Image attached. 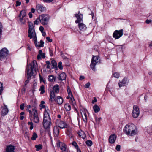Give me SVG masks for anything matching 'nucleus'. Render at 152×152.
Wrapping results in <instances>:
<instances>
[{
	"label": "nucleus",
	"mask_w": 152,
	"mask_h": 152,
	"mask_svg": "<svg viewBox=\"0 0 152 152\" xmlns=\"http://www.w3.org/2000/svg\"><path fill=\"white\" fill-rule=\"evenodd\" d=\"M124 131L127 135L133 136L137 133V128L133 124H128L124 128Z\"/></svg>",
	"instance_id": "f257e3e1"
},
{
	"label": "nucleus",
	"mask_w": 152,
	"mask_h": 152,
	"mask_svg": "<svg viewBox=\"0 0 152 152\" xmlns=\"http://www.w3.org/2000/svg\"><path fill=\"white\" fill-rule=\"evenodd\" d=\"M59 88V86L56 84L53 87V90L50 92L49 101L50 104L53 103L55 100L56 94L58 93Z\"/></svg>",
	"instance_id": "f03ea898"
},
{
	"label": "nucleus",
	"mask_w": 152,
	"mask_h": 152,
	"mask_svg": "<svg viewBox=\"0 0 152 152\" xmlns=\"http://www.w3.org/2000/svg\"><path fill=\"white\" fill-rule=\"evenodd\" d=\"M30 66L31 70H27V75L28 77H31L32 76L35 75L36 72L38 70L37 65L36 61L34 60L30 64Z\"/></svg>",
	"instance_id": "7ed1b4c3"
},
{
	"label": "nucleus",
	"mask_w": 152,
	"mask_h": 152,
	"mask_svg": "<svg viewBox=\"0 0 152 152\" xmlns=\"http://www.w3.org/2000/svg\"><path fill=\"white\" fill-rule=\"evenodd\" d=\"M29 113V117L31 121L36 123H38L39 122V118L38 116V113L37 109L34 108L32 109V111L28 110Z\"/></svg>",
	"instance_id": "20e7f679"
},
{
	"label": "nucleus",
	"mask_w": 152,
	"mask_h": 152,
	"mask_svg": "<svg viewBox=\"0 0 152 152\" xmlns=\"http://www.w3.org/2000/svg\"><path fill=\"white\" fill-rule=\"evenodd\" d=\"M26 11L25 10H22L20 11L18 17L19 18V21L22 24H25L26 22Z\"/></svg>",
	"instance_id": "39448f33"
},
{
	"label": "nucleus",
	"mask_w": 152,
	"mask_h": 152,
	"mask_svg": "<svg viewBox=\"0 0 152 152\" xmlns=\"http://www.w3.org/2000/svg\"><path fill=\"white\" fill-rule=\"evenodd\" d=\"M99 57L98 56H93L92 59L91 60V63L90 64V67L92 69L95 71V66L99 62Z\"/></svg>",
	"instance_id": "423d86ee"
},
{
	"label": "nucleus",
	"mask_w": 152,
	"mask_h": 152,
	"mask_svg": "<svg viewBox=\"0 0 152 152\" xmlns=\"http://www.w3.org/2000/svg\"><path fill=\"white\" fill-rule=\"evenodd\" d=\"M28 36L30 39H32L33 41H36L37 37L34 28L28 29Z\"/></svg>",
	"instance_id": "0eeeda50"
},
{
	"label": "nucleus",
	"mask_w": 152,
	"mask_h": 152,
	"mask_svg": "<svg viewBox=\"0 0 152 152\" xmlns=\"http://www.w3.org/2000/svg\"><path fill=\"white\" fill-rule=\"evenodd\" d=\"M8 54V51L6 48H2L0 50V60L5 59Z\"/></svg>",
	"instance_id": "6e6552de"
},
{
	"label": "nucleus",
	"mask_w": 152,
	"mask_h": 152,
	"mask_svg": "<svg viewBox=\"0 0 152 152\" xmlns=\"http://www.w3.org/2000/svg\"><path fill=\"white\" fill-rule=\"evenodd\" d=\"M123 30L122 29L119 30H116L113 34V37L115 39H118L123 35Z\"/></svg>",
	"instance_id": "1a4fd4ad"
},
{
	"label": "nucleus",
	"mask_w": 152,
	"mask_h": 152,
	"mask_svg": "<svg viewBox=\"0 0 152 152\" xmlns=\"http://www.w3.org/2000/svg\"><path fill=\"white\" fill-rule=\"evenodd\" d=\"M140 114L139 108L137 105H134L133 107L132 112V116L134 118H137Z\"/></svg>",
	"instance_id": "9d476101"
},
{
	"label": "nucleus",
	"mask_w": 152,
	"mask_h": 152,
	"mask_svg": "<svg viewBox=\"0 0 152 152\" xmlns=\"http://www.w3.org/2000/svg\"><path fill=\"white\" fill-rule=\"evenodd\" d=\"M48 112L45 109L44 113V118L43 121V125L45 129H48Z\"/></svg>",
	"instance_id": "9b49d317"
},
{
	"label": "nucleus",
	"mask_w": 152,
	"mask_h": 152,
	"mask_svg": "<svg viewBox=\"0 0 152 152\" xmlns=\"http://www.w3.org/2000/svg\"><path fill=\"white\" fill-rule=\"evenodd\" d=\"M75 15L77 18V20L75 21L76 23L78 24L83 22V15L80 13V11L78 12V14H75Z\"/></svg>",
	"instance_id": "f8f14e48"
},
{
	"label": "nucleus",
	"mask_w": 152,
	"mask_h": 152,
	"mask_svg": "<svg viewBox=\"0 0 152 152\" xmlns=\"http://www.w3.org/2000/svg\"><path fill=\"white\" fill-rule=\"evenodd\" d=\"M40 21L43 25H47L48 23V16L45 14L42 15L39 17Z\"/></svg>",
	"instance_id": "ddd939ff"
},
{
	"label": "nucleus",
	"mask_w": 152,
	"mask_h": 152,
	"mask_svg": "<svg viewBox=\"0 0 152 152\" xmlns=\"http://www.w3.org/2000/svg\"><path fill=\"white\" fill-rule=\"evenodd\" d=\"M56 124L57 126L61 129L65 128L67 127V125L66 124L64 121H61L60 120H57L56 121Z\"/></svg>",
	"instance_id": "4468645a"
},
{
	"label": "nucleus",
	"mask_w": 152,
	"mask_h": 152,
	"mask_svg": "<svg viewBox=\"0 0 152 152\" xmlns=\"http://www.w3.org/2000/svg\"><path fill=\"white\" fill-rule=\"evenodd\" d=\"M36 9L37 11L39 13L44 12L46 10V8L45 7L43 6L42 5L39 4L36 5Z\"/></svg>",
	"instance_id": "2eb2a0df"
},
{
	"label": "nucleus",
	"mask_w": 152,
	"mask_h": 152,
	"mask_svg": "<svg viewBox=\"0 0 152 152\" xmlns=\"http://www.w3.org/2000/svg\"><path fill=\"white\" fill-rule=\"evenodd\" d=\"M1 115L3 116H5L8 113L9 110L7 107V106L4 104L3 106L1 107Z\"/></svg>",
	"instance_id": "dca6fc26"
},
{
	"label": "nucleus",
	"mask_w": 152,
	"mask_h": 152,
	"mask_svg": "<svg viewBox=\"0 0 152 152\" xmlns=\"http://www.w3.org/2000/svg\"><path fill=\"white\" fill-rule=\"evenodd\" d=\"M116 136L115 134H112L109 136V142L111 144L114 143L115 141Z\"/></svg>",
	"instance_id": "f3484780"
},
{
	"label": "nucleus",
	"mask_w": 152,
	"mask_h": 152,
	"mask_svg": "<svg viewBox=\"0 0 152 152\" xmlns=\"http://www.w3.org/2000/svg\"><path fill=\"white\" fill-rule=\"evenodd\" d=\"M78 26L79 29L82 31H84L87 29L86 25L83 23H78Z\"/></svg>",
	"instance_id": "a211bd4d"
},
{
	"label": "nucleus",
	"mask_w": 152,
	"mask_h": 152,
	"mask_svg": "<svg viewBox=\"0 0 152 152\" xmlns=\"http://www.w3.org/2000/svg\"><path fill=\"white\" fill-rule=\"evenodd\" d=\"M127 82V78L126 77L124 78L121 82H120V81H119L118 83L119 87H121L124 86Z\"/></svg>",
	"instance_id": "6ab92c4d"
},
{
	"label": "nucleus",
	"mask_w": 152,
	"mask_h": 152,
	"mask_svg": "<svg viewBox=\"0 0 152 152\" xmlns=\"http://www.w3.org/2000/svg\"><path fill=\"white\" fill-rule=\"evenodd\" d=\"M36 47L41 48L44 46V42L42 40H41L39 42H37V39L36 41H33Z\"/></svg>",
	"instance_id": "aec40b11"
},
{
	"label": "nucleus",
	"mask_w": 152,
	"mask_h": 152,
	"mask_svg": "<svg viewBox=\"0 0 152 152\" xmlns=\"http://www.w3.org/2000/svg\"><path fill=\"white\" fill-rule=\"evenodd\" d=\"M87 111L86 110L84 109L81 112V115L84 122H86L87 121V115L86 112Z\"/></svg>",
	"instance_id": "412c9836"
},
{
	"label": "nucleus",
	"mask_w": 152,
	"mask_h": 152,
	"mask_svg": "<svg viewBox=\"0 0 152 152\" xmlns=\"http://www.w3.org/2000/svg\"><path fill=\"white\" fill-rule=\"evenodd\" d=\"M15 149V147L12 145H10L7 146L6 149L7 152H14Z\"/></svg>",
	"instance_id": "4be33fe9"
},
{
	"label": "nucleus",
	"mask_w": 152,
	"mask_h": 152,
	"mask_svg": "<svg viewBox=\"0 0 152 152\" xmlns=\"http://www.w3.org/2000/svg\"><path fill=\"white\" fill-rule=\"evenodd\" d=\"M54 101H55L58 104H61L63 103V100L61 97L58 96L56 97V98L55 97V100Z\"/></svg>",
	"instance_id": "5701e85b"
},
{
	"label": "nucleus",
	"mask_w": 152,
	"mask_h": 152,
	"mask_svg": "<svg viewBox=\"0 0 152 152\" xmlns=\"http://www.w3.org/2000/svg\"><path fill=\"white\" fill-rule=\"evenodd\" d=\"M53 132L55 136L58 137L59 134V129L57 126H55L53 129Z\"/></svg>",
	"instance_id": "b1692460"
},
{
	"label": "nucleus",
	"mask_w": 152,
	"mask_h": 152,
	"mask_svg": "<svg viewBox=\"0 0 152 152\" xmlns=\"http://www.w3.org/2000/svg\"><path fill=\"white\" fill-rule=\"evenodd\" d=\"M78 134L80 137L83 139H85L86 137V134L85 132L82 130L79 131L78 133Z\"/></svg>",
	"instance_id": "393cba45"
},
{
	"label": "nucleus",
	"mask_w": 152,
	"mask_h": 152,
	"mask_svg": "<svg viewBox=\"0 0 152 152\" xmlns=\"http://www.w3.org/2000/svg\"><path fill=\"white\" fill-rule=\"evenodd\" d=\"M66 74L65 73L63 72L61 73L59 75V79L61 80H63L66 79Z\"/></svg>",
	"instance_id": "a878e982"
},
{
	"label": "nucleus",
	"mask_w": 152,
	"mask_h": 152,
	"mask_svg": "<svg viewBox=\"0 0 152 152\" xmlns=\"http://www.w3.org/2000/svg\"><path fill=\"white\" fill-rule=\"evenodd\" d=\"M56 77L53 75H50L48 77V80L51 82H54L56 80Z\"/></svg>",
	"instance_id": "bb28decb"
},
{
	"label": "nucleus",
	"mask_w": 152,
	"mask_h": 152,
	"mask_svg": "<svg viewBox=\"0 0 152 152\" xmlns=\"http://www.w3.org/2000/svg\"><path fill=\"white\" fill-rule=\"evenodd\" d=\"M51 65L52 68H57V63L54 60H53L51 62Z\"/></svg>",
	"instance_id": "cd10ccee"
},
{
	"label": "nucleus",
	"mask_w": 152,
	"mask_h": 152,
	"mask_svg": "<svg viewBox=\"0 0 152 152\" xmlns=\"http://www.w3.org/2000/svg\"><path fill=\"white\" fill-rule=\"evenodd\" d=\"M67 91L69 96H71L72 98V99H73V96L71 91L70 87L69 86H67Z\"/></svg>",
	"instance_id": "c85d7f7f"
},
{
	"label": "nucleus",
	"mask_w": 152,
	"mask_h": 152,
	"mask_svg": "<svg viewBox=\"0 0 152 152\" xmlns=\"http://www.w3.org/2000/svg\"><path fill=\"white\" fill-rule=\"evenodd\" d=\"M64 107L66 111H69L71 110V106L69 103H66L65 104Z\"/></svg>",
	"instance_id": "c756f323"
},
{
	"label": "nucleus",
	"mask_w": 152,
	"mask_h": 152,
	"mask_svg": "<svg viewBox=\"0 0 152 152\" xmlns=\"http://www.w3.org/2000/svg\"><path fill=\"white\" fill-rule=\"evenodd\" d=\"M93 109L95 113H97L100 110V109L99 106L96 105H95L93 107Z\"/></svg>",
	"instance_id": "7c9ffc66"
},
{
	"label": "nucleus",
	"mask_w": 152,
	"mask_h": 152,
	"mask_svg": "<svg viewBox=\"0 0 152 152\" xmlns=\"http://www.w3.org/2000/svg\"><path fill=\"white\" fill-rule=\"evenodd\" d=\"M35 147L36 148V150L37 151L41 149L42 148V145L41 144H39L38 145H36Z\"/></svg>",
	"instance_id": "2f4dec72"
},
{
	"label": "nucleus",
	"mask_w": 152,
	"mask_h": 152,
	"mask_svg": "<svg viewBox=\"0 0 152 152\" xmlns=\"http://www.w3.org/2000/svg\"><path fill=\"white\" fill-rule=\"evenodd\" d=\"M45 102L43 101H42L41 102L40 104H39V106L40 107V109L41 110L42 108H45V105L44 104Z\"/></svg>",
	"instance_id": "473e14b6"
},
{
	"label": "nucleus",
	"mask_w": 152,
	"mask_h": 152,
	"mask_svg": "<svg viewBox=\"0 0 152 152\" xmlns=\"http://www.w3.org/2000/svg\"><path fill=\"white\" fill-rule=\"evenodd\" d=\"M45 87L43 85H42L41 86L40 88L39 89V90L40 91H41L40 92V94H42L44 93L45 92V91L44 90Z\"/></svg>",
	"instance_id": "72a5a7b5"
},
{
	"label": "nucleus",
	"mask_w": 152,
	"mask_h": 152,
	"mask_svg": "<svg viewBox=\"0 0 152 152\" xmlns=\"http://www.w3.org/2000/svg\"><path fill=\"white\" fill-rule=\"evenodd\" d=\"M28 25L29 27L28 29L34 28V27L33 26V23L31 22H28Z\"/></svg>",
	"instance_id": "f704fd0d"
},
{
	"label": "nucleus",
	"mask_w": 152,
	"mask_h": 152,
	"mask_svg": "<svg viewBox=\"0 0 152 152\" xmlns=\"http://www.w3.org/2000/svg\"><path fill=\"white\" fill-rule=\"evenodd\" d=\"M38 136L36 133L35 132H34L32 136L31 137V139L32 140H34Z\"/></svg>",
	"instance_id": "c9c22d12"
},
{
	"label": "nucleus",
	"mask_w": 152,
	"mask_h": 152,
	"mask_svg": "<svg viewBox=\"0 0 152 152\" xmlns=\"http://www.w3.org/2000/svg\"><path fill=\"white\" fill-rule=\"evenodd\" d=\"M66 134L67 136H68V137L70 138H72L73 137V135L72 133L69 131H67L66 132Z\"/></svg>",
	"instance_id": "e433bc0d"
},
{
	"label": "nucleus",
	"mask_w": 152,
	"mask_h": 152,
	"mask_svg": "<svg viewBox=\"0 0 152 152\" xmlns=\"http://www.w3.org/2000/svg\"><path fill=\"white\" fill-rule=\"evenodd\" d=\"M114 77L117 78H119L120 76V74L119 73L117 72H115L113 75Z\"/></svg>",
	"instance_id": "4c0bfd02"
},
{
	"label": "nucleus",
	"mask_w": 152,
	"mask_h": 152,
	"mask_svg": "<svg viewBox=\"0 0 152 152\" xmlns=\"http://www.w3.org/2000/svg\"><path fill=\"white\" fill-rule=\"evenodd\" d=\"M86 144L88 146H91L92 145V142L91 140H87L86 142Z\"/></svg>",
	"instance_id": "58836bf2"
},
{
	"label": "nucleus",
	"mask_w": 152,
	"mask_h": 152,
	"mask_svg": "<svg viewBox=\"0 0 152 152\" xmlns=\"http://www.w3.org/2000/svg\"><path fill=\"white\" fill-rule=\"evenodd\" d=\"M72 145L75 147L76 149H77L79 148L78 145L77 143L75 141H73L72 142Z\"/></svg>",
	"instance_id": "ea45409f"
},
{
	"label": "nucleus",
	"mask_w": 152,
	"mask_h": 152,
	"mask_svg": "<svg viewBox=\"0 0 152 152\" xmlns=\"http://www.w3.org/2000/svg\"><path fill=\"white\" fill-rule=\"evenodd\" d=\"M61 150H62V151H65L66 150V145L64 144H63L62 145L61 148H60Z\"/></svg>",
	"instance_id": "a19ab883"
},
{
	"label": "nucleus",
	"mask_w": 152,
	"mask_h": 152,
	"mask_svg": "<svg viewBox=\"0 0 152 152\" xmlns=\"http://www.w3.org/2000/svg\"><path fill=\"white\" fill-rule=\"evenodd\" d=\"M62 64V63L61 61L58 63V67L60 70H62L63 68V67Z\"/></svg>",
	"instance_id": "79ce46f5"
},
{
	"label": "nucleus",
	"mask_w": 152,
	"mask_h": 152,
	"mask_svg": "<svg viewBox=\"0 0 152 152\" xmlns=\"http://www.w3.org/2000/svg\"><path fill=\"white\" fill-rule=\"evenodd\" d=\"M43 53H42V52L41 50H39V54L37 55V59L38 60H39V59H41L40 56H41V54H42Z\"/></svg>",
	"instance_id": "37998d69"
},
{
	"label": "nucleus",
	"mask_w": 152,
	"mask_h": 152,
	"mask_svg": "<svg viewBox=\"0 0 152 152\" xmlns=\"http://www.w3.org/2000/svg\"><path fill=\"white\" fill-rule=\"evenodd\" d=\"M40 19H39L38 18H37L35 21L34 22V25H38L39 23V21H40Z\"/></svg>",
	"instance_id": "c03bdc74"
},
{
	"label": "nucleus",
	"mask_w": 152,
	"mask_h": 152,
	"mask_svg": "<svg viewBox=\"0 0 152 152\" xmlns=\"http://www.w3.org/2000/svg\"><path fill=\"white\" fill-rule=\"evenodd\" d=\"M3 90V87L2 84L0 82V95L1 94L2 91Z\"/></svg>",
	"instance_id": "a18cd8bd"
},
{
	"label": "nucleus",
	"mask_w": 152,
	"mask_h": 152,
	"mask_svg": "<svg viewBox=\"0 0 152 152\" xmlns=\"http://www.w3.org/2000/svg\"><path fill=\"white\" fill-rule=\"evenodd\" d=\"M70 98L71 99V100L72 102L73 103H74V101H75V99L74 98V97H73V99H72V98L71 96H69V95H68V96L66 97V99H69Z\"/></svg>",
	"instance_id": "49530a36"
},
{
	"label": "nucleus",
	"mask_w": 152,
	"mask_h": 152,
	"mask_svg": "<svg viewBox=\"0 0 152 152\" xmlns=\"http://www.w3.org/2000/svg\"><path fill=\"white\" fill-rule=\"evenodd\" d=\"M120 148H121L120 145H118L116 146V147L115 148V149L117 151H120Z\"/></svg>",
	"instance_id": "de8ad7c7"
},
{
	"label": "nucleus",
	"mask_w": 152,
	"mask_h": 152,
	"mask_svg": "<svg viewBox=\"0 0 152 152\" xmlns=\"http://www.w3.org/2000/svg\"><path fill=\"white\" fill-rule=\"evenodd\" d=\"M90 84L89 83H87L85 86V87L86 88H88L90 86Z\"/></svg>",
	"instance_id": "09e8293b"
},
{
	"label": "nucleus",
	"mask_w": 152,
	"mask_h": 152,
	"mask_svg": "<svg viewBox=\"0 0 152 152\" xmlns=\"http://www.w3.org/2000/svg\"><path fill=\"white\" fill-rule=\"evenodd\" d=\"M20 109L23 110L24 109V103H22L21 104L20 106Z\"/></svg>",
	"instance_id": "8fccbe9b"
},
{
	"label": "nucleus",
	"mask_w": 152,
	"mask_h": 152,
	"mask_svg": "<svg viewBox=\"0 0 152 152\" xmlns=\"http://www.w3.org/2000/svg\"><path fill=\"white\" fill-rule=\"evenodd\" d=\"M21 3L20 2L18 1H16V6H19L21 5Z\"/></svg>",
	"instance_id": "3c124183"
},
{
	"label": "nucleus",
	"mask_w": 152,
	"mask_h": 152,
	"mask_svg": "<svg viewBox=\"0 0 152 152\" xmlns=\"http://www.w3.org/2000/svg\"><path fill=\"white\" fill-rule=\"evenodd\" d=\"M35 12V9L33 8H32L31 9V12H30L31 13H34Z\"/></svg>",
	"instance_id": "603ef678"
},
{
	"label": "nucleus",
	"mask_w": 152,
	"mask_h": 152,
	"mask_svg": "<svg viewBox=\"0 0 152 152\" xmlns=\"http://www.w3.org/2000/svg\"><path fill=\"white\" fill-rule=\"evenodd\" d=\"M97 102V99L95 97L94 98V99L92 101V103L93 104L95 102Z\"/></svg>",
	"instance_id": "864d4df0"
},
{
	"label": "nucleus",
	"mask_w": 152,
	"mask_h": 152,
	"mask_svg": "<svg viewBox=\"0 0 152 152\" xmlns=\"http://www.w3.org/2000/svg\"><path fill=\"white\" fill-rule=\"evenodd\" d=\"M152 20H147L146 21V23L147 24H149L151 23Z\"/></svg>",
	"instance_id": "5fc2aeb1"
},
{
	"label": "nucleus",
	"mask_w": 152,
	"mask_h": 152,
	"mask_svg": "<svg viewBox=\"0 0 152 152\" xmlns=\"http://www.w3.org/2000/svg\"><path fill=\"white\" fill-rule=\"evenodd\" d=\"M85 78V77L83 76H80V77L79 80H82L84 79Z\"/></svg>",
	"instance_id": "6e6d98bb"
},
{
	"label": "nucleus",
	"mask_w": 152,
	"mask_h": 152,
	"mask_svg": "<svg viewBox=\"0 0 152 152\" xmlns=\"http://www.w3.org/2000/svg\"><path fill=\"white\" fill-rule=\"evenodd\" d=\"M39 29L41 32L43 31L44 28L42 26L39 27Z\"/></svg>",
	"instance_id": "4d7b16f0"
},
{
	"label": "nucleus",
	"mask_w": 152,
	"mask_h": 152,
	"mask_svg": "<svg viewBox=\"0 0 152 152\" xmlns=\"http://www.w3.org/2000/svg\"><path fill=\"white\" fill-rule=\"evenodd\" d=\"M28 15L29 16V17L30 18H31L33 17V15L32 14V13L30 12L28 13Z\"/></svg>",
	"instance_id": "13d9d810"
},
{
	"label": "nucleus",
	"mask_w": 152,
	"mask_h": 152,
	"mask_svg": "<svg viewBox=\"0 0 152 152\" xmlns=\"http://www.w3.org/2000/svg\"><path fill=\"white\" fill-rule=\"evenodd\" d=\"M60 142H58L56 143V145L57 147H59L60 146Z\"/></svg>",
	"instance_id": "bf43d9fd"
},
{
	"label": "nucleus",
	"mask_w": 152,
	"mask_h": 152,
	"mask_svg": "<svg viewBox=\"0 0 152 152\" xmlns=\"http://www.w3.org/2000/svg\"><path fill=\"white\" fill-rule=\"evenodd\" d=\"M39 77H40V80L41 82L43 81L44 82L43 78L41 76L40 74H39Z\"/></svg>",
	"instance_id": "052dcab7"
},
{
	"label": "nucleus",
	"mask_w": 152,
	"mask_h": 152,
	"mask_svg": "<svg viewBox=\"0 0 152 152\" xmlns=\"http://www.w3.org/2000/svg\"><path fill=\"white\" fill-rule=\"evenodd\" d=\"M41 58H45V54L44 53H43L41 54L40 56Z\"/></svg>",
	"instance_id": "680f3d73"
},
{
	"label": "nucleus",
	"mask_w": 152,
	"mask_h": 152,
	"mask_svg": "<svg viewBox=\"0 0 152 152\" xmlns=\"http://www.w3.org/2000/svg\"><path fill=\"white\" fill-rule=\"evenodd\" d=\"M29 82V80H26L25 82V85L26 86L27 84Z\"/></svg>",
	"instance_id": "e2e57ef3"
},
{
	"label": "nucleus",
	"mask_w": 152,
	"mask_h": 152,
	"mask_svg": "<svg viewBox=\"0 0 152 152\" xmlns=\"http://www.w3.org/2000/svg\"><path fill=\"white\" fill-rule=\"evenodd\" d=\"M49 51H50V54L51 56H52L53 55V53L52 52L51 50H50V49H49Z\"/></svg>",
	"instance_id": "0e129e2a"
},
{
	"label": "nucleus",
	"mask_w": 152,
	"mask_h": 152,
	"mask_svg": "<svg viewBox=\"0 0 152 152\" xmlns=\"http://www.w3.org/2000/svg\"><path fill=\"white\" fill-rule=\"evenodd\" d=\"M42 33V35L43 36H45L46 35V33L43 31L41 32Z\"/></svg>",
	"instance_id": "69168bd1"
},
{
	"label": "nucleus",
	"mask_w": 152,
	"mask_h": 152,
	"mask_svg": "<svg viewBox=\"0 0 152 152\" xmlns=\"http://www.w3.org/2000/svg\"><path fill=\"white\" fill-rule=\"evenodd\" d=\"M28 124L31 126V125H33V123L32 122H29L28 123Z\"/></svg>",
	"instance_id": "338daca9"
},
{
	"label": "nucleus",
	"mask_w": 152,
	"mask_h": 152,
	"mask_svg": "<svg viewBox=\"0 0 152 152\" xmlns=\"http://www.w3.org/2000/svg\"><path fill=\"white\" fill-rule=\"evenodd\" d=\"M24 118V116L23 115H21L20 117V118L21 120H23Z\"/></svg>",
	"instance_id": "774afa93"
}]
</instances>
